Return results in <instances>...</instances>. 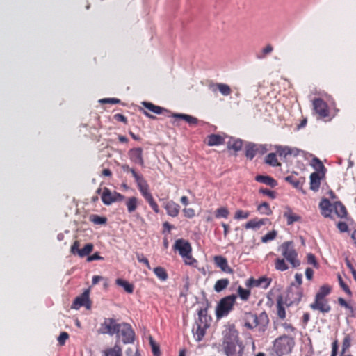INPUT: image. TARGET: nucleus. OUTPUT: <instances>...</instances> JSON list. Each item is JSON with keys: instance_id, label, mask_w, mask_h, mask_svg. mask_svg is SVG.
<instances>
[{"instance_id": "f257e3e1", "label": "nucleus", "mask_w": 356, "mask_h": 356, "mask_svg": "<svg viewBox=\"0 0 356 356\" xmlns=\"http://www.w3.org/2000/svg\"><path fill=\"white\" fill-rule=\"evenodd\" d=\"M222 346L226 356H245V345L233 324L227 325L223 331Z\"/></svg>"}, {"instance_id": "f03ea898", "label": "nucleus", "mask_w": 356, "mask_h": 356, "mask_svg": "<svg viewBox=\"0 0 356 356\" xmlns=\"http://www.w3.org/2000/svg\"><path fill=\"white\" fill-rule=\"evenodd\" d=\"M122 169L125 172L131 173L134 177L135 181L137 184V187L138 191H140L141 195L144 197L146 202L149 204V207L152 209L156 213H159L160 212L159 207L156 202L155 201L152 194L150 192L149 186L147 181L145 179L143 176L140 174H138L136 172V170L130 168L127 164H124L122 165Z\"/></svg>"}, {"instance_id": "7ed1b4c3", "label": "nucleus", "mask_w": 356, "mask_h": 356, "mask_svg": "<svg viewBox=\"0 0 356 356\" xmlns=\"http://www.w3.org/2000/svg\"><path fill=\"white\" fill-rule=\"evenodd\" d=\"M242 325L247 330H257L259 333H264L269 324L268 314L264 311L259 315L252 312H245L241 318Z\"/></svg>"}, {"instance_id": "20e7f679", "label": "nucleus", "mask_w": 356, "mask_h": 356, "mask_svg": "<svg viewBox=\"0 0 356 356\" xmlns=\"http://www.w3.org/2000/svg\"><path fill=\"white\" fill-rule=\"evenodd\" d=\"M294 345V337L284 334L275 339L274 349L277 355L281 356L290 353Z\"/></svg>"}, {"instance_id": "39448f33", "label": "nucleus", "mask_w": 356, "mask_h": 356, "mask_svg": "<svg viewBox=\"0 0 356 356\" xmlns=\"http://www.w3.org/2000/svg\"><path fill=\"white\" fill-rule=\"evenodd\" d=\"M282 255L293 268H297L300 265V261L298 259V252L295 249L292 241H285L280 246Z\"/></svg>"}, {"instance_id": "423d86ee", "label": "nucleus", "mask_w": 356, "mask_h": 356, "mask_svg": "<svg viewBox=\"0 0 356 356\" xmlns=\"http://www.w3.org/2000/svg\"><path fill=\"white\" fill-rule=\"evenodd\" d=\"M236 296L229 295L222 298L217 305L216 308V316L218 319L227 316L233 309L236 302Z\"/></svg>"}, {"instance_id": "0eeeda50", "label": "nucleus", "mask_w": 356, "mask_h": 356, "mask_svg": "<svg viewBox=\"0 0 356 356\" xmlns=\"http://www.w3.org/2000/svg\"><path fill=\"white\" fill-rule=\"evenodd\" d=\"M312 161L316 163L315 168L317 172L310 175V188L316 191L320 188L321 180L325 177L326 170L323 163L318 158H314Z\"/></svg>"}, {"instance_id": "6e6552de", "label": "nucleus", "mask_w": 356, "mask_h": 356, "mask_svg": "<svg viewBox=\"0 0 356 356\" xmlns=\"http://www.w3.org/2000/svg\"><path fill=\"white\" fill-rule=\"evenodd\" d=\"M125 197L120 193L111 191L108 188H104L101 196L102 201L106 205H110L115 202L124 200Z\"/></svg>"}, {"instance_id": "1a4fd4ad", "label": "nucleus", "mask_w": 356, "mask_h": 356, "mask_svg": "<svg viewBox=\"0 0 356 356\" xmlns=\"http://www.w3.org/2000/svg\"><path fill=\"white\" fill-rule=\"evenodd\" d=\"M313 106L315 112L321 118L329 117L330 112L327 103L321 98H316L313 100Z\"/></svg>"}, {"instance_id": "9d476101", "label": "nucleus", "mask_w": 356, "mask_h": 356, "mask_svg": "<svg viewBox=\"0 0 356 356\" xmlns=\"http://www.w3.org/2000/svg\"><path fill=\"white\" fill-rule=\"evenodd\" d=\"M81 307H85L88 309L91 308L88 290L85 291L81 296L76 297L72 305V308L74 309H79Z\"/></svg>"}, {"instance_id": "9b49d317", "label": "nucleus", "mask_w": 356, "mask_h": 356, "mask_svg": "<svg viewBox=\"0 0 356 356\" xmlns=\"http://www.w3.org/2000/svg\"><path fill=\"white\" fill-rule=\"evenodd\" d=\"M309 307L312 309L318 310L323 314L328 313L331 310V307L327 298L316 296L314 302L311 303Z\"/></svg>"}, {"instance_id": "f8f14e48", "label": "nucleus", "mask_w": 356, "mask_h": 356, "mask_svg": "<svg viewBox=\"0 0 356 356\" xmlns=\"http://www.w3.org/2000/svg\"><path fill=\"white\" fill-rule=\"evenodd\" d=\"M122 337V341L124 343H132L134 340V332L132 330L131 325L128 323H122L120 330L119 334Z\"/></svg>"}, {"instance_id": "ddd939ff", "label": "nucleus", "mask_w": 356, "mask_h": 356, "mask_svg": "<svg viewBox=\"0 0 356 356\" xmlns=\"http://www.w3.org/2000/svg\"><path fill=\"white\" fill-rule=\"evenodd\" d=\"M271 283V279L261 277L259 279H254L250 277L245 281V286L248 288L252 287H262L263 289H267Z\"/></svg>"}, {"instance_id": "4468645a", "label": "nucleus", "mask_w": 356, "mask_h": 356, "mask_svg": "<svg viewBox=\"0 0 356 356\" xmlns=\"http://www.w3.org/2000/svg\"><path fill=\"white\" fill-rule=\"evenodd\" d=\"M128 156L131 162L144 166L145 161L143 157V149L141 147L132 148L129 150Z\"/></svg>"}, {"instance_id": "2eb2a0df", "label": "nucleus", "mask_w": 356, "mask_h": 356, "mask_svg": "<svg viewBox=\"0 0 356 356\" xmlns=\"http://www.w3.org/2000/svg\"><path fill=\"white\" fill-rule=\"evenodd\" d=\"M175 249L179 251V254L181 257L186 256L191 253L192 248L190 243L184 239H178L175 241Z\"/></svg>"}, {"instance_id": "dca6fc26", "label": "nucleus", "mask_w": 356, "mask_h": 356, "mask_svg": "<svg viewBox=\"0 0 356 356\" xmlns=\"http://www.w3.org/2000/svg\"><path fill=\"white\" fill-rule=\"evenodd\" d=\"M213 261L215 265L220 268V270L228 274H233L234 270L229 266L227 259L221 256L217 255L213 257Z\"/></svg>"}, {"instance_id": "f3484780", "label": "nucleus", "mask_w": 356, "mask_h": 356, "mask_svg": "<svg viewBox=\"0 0 356 356\" xmlns=\"http://www.w3.org/2000/svg\"><path fill=\"white\" fill-rule=\"evenodd\" d=\"M122 324L116 323V321L113 318H106L104 321L103 326L106 329V332L111 335L114 334H119V330Z\"/></svg>"}, {"instance_id": "a211bd4d", "label": "nucleus", "mask_w": 356, "mask_h": 356, "mask_svg": "<svg viewBox=\"0 0 356 356\" xmlns=\"http://www.w3.org/2000/svg\"><path fill=\"white\" fill-rule=\"evenodd\" d=\"M266 224H271V222L268 218H254L247 222L244 227L246 229H258L261 226Z\"/></svg>"}, {"instance_id": "6ab92c4d", "label": "nucleus", "mask_w": 356, "mask_h": 356, "mask_svg": "<svg viewBox=\"0 0 356 356\" xmlns=\"http://www.w3.org/2000/svg\"><path fill=\"white\" fill-rule=\"evenodd\" d=\"M163 207L166 210V213L171 217H177L179 213L180 206L173 200L165 202Z\"/></svg>"}, {"instance_id": "aec40b11", "label": "nucleus", "mask_w": 356, "mask_h": 356, "mask_svg": "<svg viewBox=\"0 0 356 356\" xmlns=\"http://www.w3.org/2000/svg\"><path fill=\"white\" fill-rule=\"evenodd\" d=\"M208 327L209 324L207 323H197L196 329H193V334L196 341H200L203 339Z\"/></svg>"}, {"instance_id": "412c9836", "label": "nucleus", "mask_w": 356, "mask_h": 356, "mask_svg": "<svg viewBox=\"0 0 356 356\" xmlns=\"http://www.w3.org/2000/svg\"><path fill=\"white\" fill-rule=\"evenodd\" d=\"M319 207L323 216H331L333 206L327 199H323L319 204Z\"/></svg>"}, {"instance_id": "4be33fe9", "label": "nucleus", "mask_w": 356, "mask_h": 356, "mask_svg": "<svg viewBox=\"0 0 356 356\" xmlns=\"http://www.w3.org/2000/svg\"><path fill=\"white\" fill-rule=\"evenodd\" d=\"M298 174H291L285 177V181L291 184L293 187L298 188L302 186L305 179L302 177L298 178Z\"/></svg>"}, {"instance_id": "5701e85b", "label": "nucleus", "mask_w": 356, "mask_h": 356, "mask_svg": "<svg viewBox=\"0 0 356 356\" xmlns=\"http://www.w3.org/2000/svg\"><path fill=\"white\" fill-rule=\"evenodd\" d=\"M255 180L258 182L264 184L272 188H274L277 185V181L273 177L268 175H257L255 177Z\"/></svg>"}, {"instance_id": "b1692460", "label": "nucleus", "mask_w": 356, "mask_h": 356, "mask_svg": "<svg viewBox=\"0 0 356 356\" xmlns=\"http://www.w3.org/2000/svg\"><path fill=\"white\" fill-rule=\"evenodd\" d=\"M225 143V139L222 136L218 134H211L207 137V145L209 146H217L222 145Z\"/></svg>"}, {"instance_id": "393cba45", "label": "nucleus", "mask_w": 356, "mask_h": 356, "mask_svg": "<svg viewBox=\"0 0 356 356\" xmlns=\"http://www.w3.org/2000/svg\"><path fill=\"white\" fill-rule=\"evenodd\" d=\"M138 204V199L134 196L128 197L125 201V205L127 207V211L129 213H131L136 210Z\"/></svg>"}, {"instance_id": "a878e982", "label": "nucleus", "mask_w": 356, "mask_h": 356, "mask_svg": "<svg viewBox=\"0 0 356 356\" xmlns=\"http://www.w3.org/2000/svg\"><path fill=\"white\" fill-rule=\"evenodd\" d=\"M277 314L280 319H284L286 318V311L284 307V303L283 298L280 296L277 298Z\"/></svg>"}, {"instance_id": "bb28decb", "label": "nucleus", "mask_w": 356, "mask_h": 356, "mask_svg": "<svg viewBox=\"0 0 356 356\" xmlns=\"http://www.w3.org/2000/svg\"><path fill=\"white\" fill-rule=\"evenodd\" d=\"M142 104L146 109L156 114H161L165 111L164 108L154 105L151 102H143Z\"/></svg>"}, {"instance_id": "cd10ccee", "label": "nucleus", "mask_w": 356, "mask_h": 356, "mask_svg": "<svg viewBox=\"0 0 356 356\" xmlns=\"http://www.w3.org/2000/svg\"><path fill=\"white\" fill-rule=\"evenodd\" d=\"M153 272L161 282H165L168 278V274L163 267L157 266L153 269Z\"/></svg>"}, {"instance_id": "c85d7f7f", "label": "nucleus", "mask_w": 356, "mask_h": 356, "mask_svg": "<svg viewBox=\"0 0 356 356\" xmlns=\"http://www.w3.org/2000/svg\"><path fill=\"white\" fill-rule=\"evenodd\" d=\"M333 208L336 214L339 218H345L347 215V211L345 206L340 202H337L334 204Z\"/></svg>"}, {"instance_id": "c756f323", "label": "nucleus", "mask_w": 356, "mask_h": 356, "mask_svg": "<svg viewBox=\"0 0 356 356\" xmlns=\"http://www.w3.org/2000/svg\"><path fill=\"white\" fill-rule=\"evenodd\" d=\"M172 116L175 118L184 120L189 124H197L198 123V120L196 118L187 114L175 113Z\"/></svg>"}, {"instance_id": "7c9ffc66", "label": "nucleus", "mask_w": 356, "mask_h": 356, "mask_svg": "<svg viewBox=\"0 0 356 356\" xmlns=\"http://www.w3.org/2000/svg\"><path fill=\"white\" fill-rule=\"evenodd\" d=\"M245 156L249 159L250 160H252L257 154L258 152L257 147L254 144H248L245 147Z\"/></svg>"}, {"instance_id": "2f4dec72", "label": "nucleus", "mask_w": 356, "mask_h": 356, "mask_svg": "<svg viewBox=\"0 0 356 356\" xmlns=\"http://www.w3.org/2000/svg\"><path fill=\"white\" fill-rule=\"evenodd\" d=\"M284 218H286L287 224L292 225L295 222L300 221L301 217L296 213H293L291 209H289L284 213Z\"/></svg>"}, {"instance_id": "473e14b6", "label": "nucleus", "mask_w": 356, "mask_h": 356, "mask_svg": "<svg viewBox=\"0 0 356 356\" xmlns=\"http://www.w3.org/2000/svg\"><path fill=\"white\" fill-rule=\"evenodd\" d=\"M229 284V280L227 278H222L217 280L214 284L215 291L219 293L225 289Z\"/></svg>"}, {"instance_id": "72a5a7b5", "label": "nucleus", "mask_w": 356, "mask_h": 356, "mask_svg": "<svg viewBox=\"0 0 356 356\" xmlns=\"http://www.w3.org/2000/svg\"><path fill=\"white\" fill-rule=\"evenodd\" d=\"M117 285L124 288V291L129 293H132L134 291V286L132 284L129 282L124 280L121 278H118L115 280Z\"/></svg>"}, {"instance_id": "f704fd0d", "label": "nucleus", "mask_w": 356, "mask_h": 356, "mask_svg": "<svg viewBox=\"0 0 356 356\" xmlns=\"http://www.w3.org/2000/svg\"><path fill=\"white\" fill-rule=\"evenodd\" d=\"M243 140L241 139H233L228 142L227 148L238 152L242 149Z\"/></svg>"}, {"instance_id": "c9c22d12", "label": "nucleus", "mask_w": 356, "mask_h": 356, "mask_svg": "<svg viewBox=\"0 0 356 356\" xmlns=\"http://www.w3.org/2000/svg\"><path fill=\"white\" fill-rule=\"evenodd\" d=\"M352 337L349 334H345L342 342V348L340 354H347L346 352L351 346Z\"/></svg>"}, {"instance_id": "e433bc0d", "label": "nucleus", "mask_w": 356, "mask_h": 356, "mask_svg": "<svg viewBox=\"0 0 356 356\" xmlns=\"http://www.w3.org/2000/svg\"><path fill=\"white\" fill-rule=\"evenodd\" d=\"M104 355L105 356H122V348L116 344L113 348L106 350Z\"/></svg>"}, {"instance_id": "4c0bfd02", "label": "nucleus", "mask_w": 356, "mask_h": 356, "mask_svg": "<svg viewBox=\"0 0 356 356\" xmlns=\"http://www.w3.org/2000/svg\"><path fill=\"white\" fill-rule=\"evenodd\" d=\"M237 293L242 300L247 301L250 298L251 292L250 289H245L239 286L237 289Z\"/></svg>"}, {"instance_id": "58836bf2", "label": "nucleus", "mask_w": 356, "mask_h": 356, "mask_svg": "<svg viewBox=\"0 0 356 356\" xmlns=\"http://www.w3.org/2000/svg\"><path fill=\"white\" fill-rule=\"evenodd\" d=\"M257 211L261 213L264 215H271L273 211L270 207V205L267 202H263L258 205L257 207Z\"/></svg>"}, {"instance_id": "ea45409f", "label": "nucleus", "mask_w": 356, "mask_h": 356, "mask_svg": "<svg viewBox=\"0 0 356 356\" xmlns=\"http://www.w3.org/2000/svg\"><path fill=\"white\" fill-rule=\"evenodd\" d=\"M275 268L280 271H285L289 269V266L284 258H277L275 260Z\"/></svg>"}, {"instance_id": "a19ab883", "label": "nucleus", "mask_w": 356, "mask_h": 356, "mask_svg": "<svg viewBox=\"0 0 356 356\" xmlns=\"http://www.w3.org/2000/svg\"><path fill=\"white\" fill-rule=\"evenodd\" d=\"M331 287L325 284L320 287L319 291L316 293V297L326 298V296L331 292Z\"/></svg>"}, {"instance_id": "79ce46f5", "label": "nucleus", "mask_w": 356, "mask_h": 356, "mask_svg": "<svg viewBox=\"0 0 356 356\" xmlns=\"http://www.w3.org/2000/svg\"><path fill=\"white\" fill-rule=\"evenodd\" d=\"M266 163L268 165L275 167L280 166L281 164L278 162L276 154L270 153L266 157Z\"/></svg>"}, {"instance_id": "37998d69", "label": "nucleus", "mask_w": 356, "mask_h": 356, "mask_svg": "<svg viewBox=\"0 0 356 356\" xmlns=\"http://www.w3.org/2000/svg\"><path fill=\"white\" fill-rule=\"evenodd\" d=\"M93 248L94 246L92 243L86 244L83 248L80 249V252H79V256L82 258L88 256L93 250Z\"/></svg>"}, {"instance_id": "c03bdc74", "label": "nucleus", "mask_w": 356, "mask_h": 356, "mask_svg": "<svg viewBox=\"0 0 356 356\" xmlns=\"http://www.w3.org/2000/svg\"><path fill=\"white\" fill-rule=\"evenodd\" d=\"M215 86L218 89L220 93L225 96H228L232 92L230 87L225 83H216Z\"/></svg>"}, {"instance_id": "a18cd8bd", "label": "nucleus", "mask_w": 356, "mask_h": 356, "mask_svg": "<svg viewBox=\"0 0 356 356\" xmlns=\"http://www.w3.org/2000/svg\"><path fill=\"white\" fill-rule=\"evenodd\" d=\"M229 211L227 207H220L215 211V216L216 218H227L229 216Z\"/></svg>"}, {"instance_id": "49530a36", "label": "nucleus", "mask_w": 356, "mask_h": 356, "mask_svg": "<svg viewBox=\"0 0 356 356\" xmlns=\"http://www.w3.org/2000/svg\"><path fill=\"white\" fill-rule=\"evenodd\" d=\"M90 220L95 225H104L106 224L107 218L96 214L91 215L90 216Z\"/></svg>"}, {"instance_id": "de8ad7c7", "label": "nucleus", "mask_w": 356, "mask_h": 356, "mask_svg": "<svg viewBox=\"0 0 356 356\" xmlns=\"http://www.w3.org/2000/svg\"><path fill=\"white\" fill-rule=\"evenodd\" d=\"M277 235V232L275 230H273L266 234H265L264 236L261 237V242L262 243H268L270 241L274 240Z\"/></svg>"}, {"instance_id": "09e8293b", "label": "nucleus", "mask_w": 356, "mask_h": 356, "mask_svg": "<svg viewBox=\"0 0 356 356\" xmlns=\"http://www.w3.org/2000/svg\"><path fill=\"white\" fill-rule=\"evenodd\" d=\"M337 278L339 280V283L341 289L345 291V293L349 296H352V292L348 286V284L343 281L342 277L340 275H337Z\"/></svg>"}, {"instance_id": "8fccbe9b", "label": "nucleus", "mask_w": 356, "mask_h": 356, "mask_svg": "<svg viewBox=\"0 0 356 356\" xmlns=\"http://www.w3.org/2000/svg\"><path fill=\"white\" fill-rule=\"evenodd\" d=\"M281 325L284 328V331L287 333L286 335L291 336V334H293V336L295 335L296 329L291 323L285 322L282 323Z\"/></svg>"}, {"instance_id": "3c124183", "label": "nucleus", "mask_w": 356, "mask_h": 356, "mask_svg": "<svg viewBox=\"0 0 356 356\" xmlns=\"http://www.w3.org/2000/svg\"><path fill=\"white\" fill-rule=\"evenodd\" d=\"M249 216L250 212L248 211L237 210L234 214V218L236 220L246 219Z\"/></svg>"}, {"instance_id": "603ef678", "label": "nucleus", "mask_w": 356, "mask_h": 356, "mask_svg": "<svg viewBox=\"0 0 356 356\" xmlns=\"http://www.w3.org/2000/svg\"><path fill=\"white\" fill-rule=\"evenodd\" d=\"M149 343L151 345L154 356H160L161 353L159 350V345L156 344V343L153 340L152 337H150Z\"/></svg>"}, {"instance_id": "864d4df0", "label": "nucleus", "mask_w": 356, "mask_h": 356, "mask_svg": "<svg viewBox=\"0 0 356 356\" xmlns=\"http://www.w3.org/2000/svg\"><path fill=\"white\" fill-rule=\"evenodd\" d=\"M273 50V47L271 44L266 45L261 51V54L258 55L257 58L262 59L266 57L267 54H270Z\"/></svg>"}, {"instance_id": "5fc2aeb1", "label": "nucleus", "mask_w": 356, "mask_h": 356, "mask_svg": "<svg viewBox=\"0 0 356 356\" xmlns=\"http://www.w3.org/2000/svg\"><path fill=\"white\" fill-rule=\"evenodd\" d=\"M259 193H261L264 195H267L271 199H275L276 197V193L273 191L269 190L268 188H261L259 190Z\"/></svg>"}, {"instance_id": "6e6d98bb", "label": "nucleus", "mask_w": 356, "mask_h": 356, "mask_svg": "<svg viewBox=\"0 0 356 356\" xmlns=\"http://www.w3.org/2000/svg\"><path fill=\"white\" fill-rule=\"evenodd\" d=\"M136 258L140 263L144 264L148 269H151V266L148 259L142 253H136Z\"/></svg>"}, {"instance_id": "4d7b16f0", "label": "nucleus", "mask_w": 356, "mask_h": 356, "mask_svg": "<svg viewBox=\"0 0 356 356\" xmlns=\"http://www.w3.org/2000/svg\"><path fill=\"white\" fill-rule=\"evenodd\" d=\"M69 339V334L66 332H62L58 337V342L60 346H64Z\"/></svg>"}, {"instance_id": "13d9d810", "label": "nucleus", "mask_w": 356, "mask_h": 356, "mask_svg": "<svg viewBox=\"0 0 356 356\" xmlns=\"http://www.w3.org/2000/svg\"><path fill=\"white\" fill-rule=\"evenodd\" d=\"M207 309H201L198 311L199 323H207Z\"/></svg>"}, {"instance_id": "bf43d9fd", "label": "nucleus", "mask_w": 356, "mask_h": 356, "mask_svg": "<svg viewBox=\"0 0 356 356\" xmlns=\"http://www.w3.org/2000/svg\"><path fill=\"white\" fill-rule=\"evenodd\" d=\"M183 213L186 218H192L195 216V209L193 208H184Z\"/></svg>"}, {"instance_id": "052dcab7", "label": "nucleus", "mask_w": 356, "mask_h": 356, "mask_svg": "<svg viewBox=\"0 0 356 356\" xmlns=\"http://www.w3.org/2000/svg\"><path fill=\"white\" fill-rule=\"evenodd\" d=\"M80 243L78 241H75L71 246L70 252L72 254H78L80 252Z\"/></svg>"}, {"instance_id": "680f3d73", "label": "nucleus", "mask_w": 356, "mask_h": 356, "mask_svg": "<svg viewBox=\"0 0 356 356\" xmlns=\"http://www.w3.org/2000/svg\"><path fill=\"white\" fill-rule=\"evenodd\" d=\"M289 147L288 146H280L277 148V152L280 156H286L289 155Z\"/></svg>"}, {"instance_id": "e2e57ef3", "label": "nucleus", "mask_w": 356, "mask_h": 356, "mask_svg": "<svg viewBox=\"0 0 356 356\" xmlns=\"http://www.w3.org/2000/svg\"><path fill=\"white\" fill-rule=\"evenodd\" d=\"M102 104H119L120 103V99L117 98H104L99 101Z\"/></svg>"}, {"instance_id": "0e129e2a", "label": "nucleus", "mask_w": 356, "mask_h": 356, "mask_svg": "<svg viewBox=\"0 0 356 356\" xmlns=\"http://www.w3.org/2000/svg\"><path fill=\"white\" fill-rule=\"evenodd\" d=\"M113 118L116 121L122 122H123L125 124H127V122H128L127 118L124 115H122L121 113H116V114H115L113 115Z\"/></svg>"}, {"instance_id": "69168bd1", "label": "nucleus", "mask_w": 356, "mask_h": 356, "mask_svg": "<svg viewBox=\"0 0 356 356\" xmlns=\"http://www.w3.org/2000/svg\"><path fill=\"white\" fill-rule=\"evenodd\" d=\"M184 259V262L187 265H193L195 262H196V260L193 258L191 253H189V254H187L186 256L182 257Z\"/></svg>"}, {"instance_id": "338daca9", "label": "nucleus", "mask_w": 356, "mask_h": 356, "mask_svg": "<svg viewBox=\"0 0 356 356\" xmlns=\"http://www.w3.org/2000/svg\"><path fill=\"white\" fill-rule=\"evenodd\" d=\"M104 258L101 257L99 252H95L93 254L88 256L87 258V261L90 262L95 260H103Z\"/></svg>"}, {"instance_id": "774afa93", "label": "nucleus", "mask_w": 356, "mask_h": 356, "mask_svg": "<svg viewBox=\"0 0 356 356\" xmlns=\"http://www.w3.org/2000/svg\"><path fill=\"white\" fill-rule=\"evenodd\" d=\"M338 353V341L336 339L332 343V353L330 356H337Z\"/></svg>"}]
</instances>
